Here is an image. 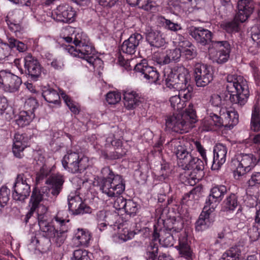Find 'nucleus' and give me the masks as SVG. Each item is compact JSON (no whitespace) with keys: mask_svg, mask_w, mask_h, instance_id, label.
<instances>
[{"mask_svg":"<svg viewBox=\"0 0 260 260\" xmlns=\"http://www.w3.org/2000/svg\"><path fill=\"white\" fill-rule=\"evenodd\" d=\"M73 44L66 46V49L72 56L84 59L93 69H98L103 61L95 54L94 48L90 45L88 38L83 33H77Z\"/></svg>","mask_w":260,"mask_h":260,"instance_id":"nucleus-1","label":"nucleus"},{"mask_svg":"<svg viewBox=\"0 0 260 260\" xmlns=\"http://www.w3.org/2000/svg\"><path fill=\"white\" fill-rule=\"evenodd\" d=\"M189 144L177 139H172L168 143V147H171L175 154L178 163L183 169L199 172L203 171L205 166L204 161L191 155L192 148H188Z\"/></svg>","mask_w":260,"mask_h":260,"instance_id":"nucleus-2","label":"nucleus"},{"mask_svg":"<svg viewBox=\"0 0 260 260\" xmlns=\"http://www.w3.org/2000/svg\"><path fill=\"white\" fill-rule=\"evenodd\" d=\"M190 79L188 71L183 66L177 67L174 68L168 74L166 78V84L170 89L178 90L179 96L185 103L192 96L191 88L187 86Z\"/></svg>","mask_w":260,"mask_h":260,"instance_id":"nucleus-3","label":"nucleus"},{"mask_svg":"<svg viewBox=\"0 0 260 260\" xmlns=\"http://www.w3.org/2000/svg\"><path fill=\"white\" fill-rule=\"evenodd\" d=\"M229 99L233 104L242 107L247 102L249 91L247 81L241 76L228 75L225 84Z\"/></svg>","mask_w":260,"mask_h":260,"instance_id":"nucleus-4","label":"nucleus"},{"mask_svg":"<svg viewBox=\"0 0 260 260\" xmlns=\"http://www.w3.org/2000/svg\"><path fill=\"white\" fill-rule=\"evenodd\" d=\"M197 121L196 111L193 105L189 104L182 113L167 116L166 125L168 129L174 132L183 134L188 132Z\"/></svg>","mask_w":260,"mask_h":260,"instance_id":"nucleus-5","label":"nucleus"},{"mask_svg":"<svg viewBox=\"0 0 260 260\" xmlns=\"http://www.w3.org/2000/svg\"><path fill=\"white\" fill-rule=\"evenodd\" d=\"M101 173L104 176L100 184V190L109 197L121 194L125 189L122 177L115 175L109 167L103 168Z\"/></svg>","mask_w":260,"mask_h":260,"instance_id":"nucleus-6","label":"nucleus"},{"mask_svg":"<svg viewBox=\"0 0 260 260\" xmlns=\"http://www.w3.org/2000/svg\"><path fill=\"white\" fill-rule=\"evenodd\" d=\"M87 158L75 152H68L63 156L61 162L65 170L72 173L81 172L86 169Z\"/></svg>","mask_w":260,"mask_h":260,"instance_id":"nucleus-7","label":"nucleus"},{"mask_svg":"<svg viewBox=\"0 0 260 260\" xmlns=\"http://www.w3.org/2000/svg\"><path fill=\"white\" fill-rule=\"evenodd\" d=\"M67 214L66 211H61L57 213L54 219L56 221L57 229L55 230L53 226V230H48V232H45L46 236L50 238H54L55 242L60 246L62 244L66 238V233L68 232L69 228L67 223L69 222V219H67L65 215Z\"/></svg>","mask_w":260,"mask_h":260,"instance_id":"nucleus-8","label":"nucleus"},{"mask_svg":"<svg viewBox=\"0 0 260 260\" xmlns=\"http://www.w3.org/2000/svg\"><path fill=\"white\" fill-rule=\"evenodd\" d=\"M257 163V158L253 154H240L235 162L236 169L234 171L235 179L239 180L242 176L250 172Z\"/></svg>","mask_w":260,"mask_h":260,"instance_id":"nucleus-9","label":"nucleus"},{"mask_svg":"<svg viewBox=\"0 0 260 260\" xmlns=\"http://www.w3.org/2000/svg\"><path fill=\"white\" fill-rule=\"evenodd\" d=\"M22 79L9 71H0V88L6 92L15 93L19 90Z\"/></svg>","mask_w":260,"mask_h":260,"instance_id":"nucleus-10","label":"nucleus"},{"mask_svg":"<svg viewBox=\"0 0 260 260\" xmlns=\"http://www.w3.org/2000/svg\"><path fill=\"white\" fill-rule=\"evenodd\" d=\"M28 179L24 174H18L13 185V198L16 201H23L29 195L30 187Z\"/></svg>","mask_w":260,"mask_h":260,"instance_id":"nucleus-11","label":"nucleus"},{"mask_svg":"<svg viewBox=\"0 0 260 260\" xmlns=\"http://www.w3.org/2000/svg\"><path fill=\"white\" fill-rule=\"evenodd\" d=\"M194 75L196 84L198 87H205L213 79L212 68L205 64L197 63L194 67Z\"/></svg>","mask_w":260,"mask_h":260,"instance_id":"nucleus-12","label":"nucleus"},{"mask_svg":"<svg viewBox=\"0 0 260 260\" xmlns=\"http://www.w3.org/2000/svg\"><path fill=\"white\" fill-rule=\"evenodd\" d=\"M134 70L141 79H144L148 83H156L159 79V73L155 68L149 66L145 60L137 63L134 67Z\"/></svg>","mask_w":260,"mask_h":260,"instance_id":"nucleus-13","label":"nucleus"},{"mask_svg":"<svg viewBox=\"0 0 260 260\" xmlns=\"http://www.w3.org/2000/svg\"><path fill=\"white\" fill-rule=\"evenodd\" d=\"M43 190L44 189L39 190L36 188L32 190L29 201L31 213L37 211V213L42 214L46 213L47 207L44 204L49 201V200L46 198L47 193H45Z\"/></svg>","mask_w":260,"mask_h":260,"instance_id":"nucleus-14","label":"nucleus"},{"mask_svg":"<svg viewBox=\"0 0 260 260\" xmlns=\"http://www.w3.org/2000/svg\"><path fill=\"white\" fill-rule=\"evenodd\" d=\"M25 73L30 76L31 80L37 81L41 76L42 69L39 61L31 54H27L24 58Z\"/></svg>","mask_w":260,"mask_h":260,"instance_id":"nucleus-15","label":"nucleus"},{"mask_svg":"<svg viewBox=\"0 0 260 260\" xmlns=\"http://www.w3.org/2000/svg\"><path fill=\"white\" fill-rule=\"evenodd\" d=\"M227 192L226 187L223 185H215L210 190V193L206 199V209L210 207L215 209L217 205L222 200Z\"/></svg>","mask_w":260,"mask_h":260,"instance_id":"nucleus-16","label":"nucleus"},{"mask_svg":"<svg viewBox=\"0 0 260 260\" xmlns=\"http://www.w3.org/2000/svg\"><path fill=\"white\" fill-rule=\"evenodd\" d=\"M75 12L68 6H59L52 12V18L57 21L71 23L75 20Z\"/></svg>","mask_w":260,"mask_h":260,"instance_id":"nucleus-17","label":"nucleus"},{"mask_svg":"<svg viewBox=\"0 0 260 260\" xmlns=\"http://www.w3.org/2000/svg\"><path fill=\"white\" fill-rule=\"evenodd\" d=\"M142 40L143 37L140 34L135 33L131 35L123 42L120 46V51L126 54H134Z\"/></svg>","mask_w":260,"mask_h":260,"instance_id":"nucleus-18","label":"nucleus"},{"mask_svg":"<svg viewBox=\"0 0 260 260\" xmlns=\"http://www.w3.org/2000/svg\"><path fill=\"white\" fill-rule=\"evenodd\" d=\"M237 7L238 12L236 15V19L244 22L253 12V2L252 0H239Z\"/></svg>","mask_w":260,"mask_h":260,"instance_id":"nucleus-19","label":"nucleus"},{"mask_svg":"<svg viewBox=\"0 0 260 260\" xmlns=\"http://www.w3.org/2000/svg\"><path fill=\"white\" fill-rule=\"evenodd\" d=\"M214 45L218 48L215 59L218 63L221 64L226 62L230 57L231 47L226 41H214Z\"/></svg>","mask_w":260,"mask_h":260,"instance_id":"nucleus-20","label":"nucleus"},{"mask_svg":"<svg viewBox=\"0 0 260 260\" xmlns=\"http://www.w3.org/2000/svg\"><path fill=\"white\" fill-rule=\"evenodd\" d=\"M189 34L198 43L203 46L211 41V32L203 27H192L190 29Z\"/></svg>","mask_w":260,"mask_h":260,"instance_id":"nucleus-21","label":"nucleus"},{"mask_svg":"<svg viewBox=\"0 0 260 260\" xmlns=\"http://www.w3.org/2000/svg\"><path fill=\"white\" fill-rule=\"evenodd\" d=\"M214 209L208 207L206 209V205L204 206L203 211L201 212L199 217L196 222V230L198 232H202L208 229L212 224L213 220L211 218V213Z\"/></svg>","mask_w":260,"mask_h":260,"instance_id":"nucleus-22","label":"nucleus"},{"mask_svg":"<svg viewBox=\"0 0 260 260\" xmlns=\"http://www.w3.org/2000/svg\"><path fill=\"white\" fill-rule=\"evenodd\" d=\"M123 96L124 107L128 110L135 109L141 103V95L135 91L123 90Z\"/></svg>","mask_w":260,"mask_h":260,"instance_id":"nucleus-23","label":"nucleus"},{"mask_svg":"<svg viewBox=\"0 0 260 260\" xmlns=\"http://www.w3.org/2000/svg\"><path fill=\"white\" fill-rule=\"evenodd\" d=\"M69 208L73 211V214L79 215L85 213H91L92 209L91 208L81 202V199L77 196L68 198Z\"/></svg>","mask_w":260,"mask_h":260,"instance_id":"nucleus-24","label":"nucleus"},{"mask_svg":"<svg viewBox=\"0 0 260 260\" xmlns=\"http://www.w3.org/2000/svg\"><path fill=\"white\" fill-rule=\"evenodd\" d=\"M227 148L222 144H217L213 150V160L212 168L217 169L220 167L226 161Z\"/></svg>","mask_w":260,"mask_h":260,"instance_id":"nucleus-25","label":"nucleus"},{"mask_svg":"<svg viewBox=\"0 0 260 260\" xmlns=\"http://www.w3.org/2000/svg\"><path fill=\"white\" fill-rule=\"evenodd\" d=\"M166 55L158 54L154 55V58L156 57V61L159 64H166L169 63L171 61L178 62L182 56L181 49L180 48L174 49H170L167 51Z\"/></svg>","mask_w":260,"mask_h":260,"instance_id":"nucleus-26","label":"nucleus"},{"mask_svg":"<svg viewBox=\"0 0 260 260\" xmlns=\"http://www.w3.org/2000/svg\"><path fill=\"white\" fill-rule=\"evenodd\" d=\"M27 137L23 134H16L13 140L12 151L14 155L18 158H21L23 155V150L27 147Z\"/></svg>","mask_w":260,"mask_h":260,"instance_id":"nucleus-27","label":"nucleus"},{"mask_svg":"<svg viewBox=\"0 0 260 260\" xmlns=\"http://www.w3.org/2000/svg\"><path fill=\"white\" fill-rule=\"evenodd\" d=\"M63 182L62 176L58 174L51 175L46 181V183L49 185V191L55 197H56L60 193Z\"/></svg>","mask_w":260,"mask_h":260,"instance_id":"nucleus-28","label":"nucleus"},{"mask_svg":"<svg viewBox=\"0 0 260 260\" xmlns=\"http://www.w3.org/2000/svg\"><path fill=\"white\" fill-rule=\"evenodd\" d=\"M91 239L90 233L86 229H78L74 231L73 241L77 246H88Z\"/></svg>","mask_w":260,"mask_h":260,"instance_id":"nucleus-29","label":"nucleus"},{"mask_svg":"<svg viewBox=\"0 0 260 260\" xmlns=\"http://www.w3.org/2000/svg\"><path fill=\"white\" fill-rule=\"evenodd\" d=\"M219 115L218 118L220 119L221 126L228 124L232 126L235 125L239 121V115L236 111L221 109L219 111Z\"/></svg>","mask_w":260,"mask_h":260,"instance_id":"nucleus-30","label":"nucleus"},{"mask_svg":"<svg viewBox=\"0 0 260 260\" xmlns=\"http://www.w3.org/2000/svg\"><path fill=\"white\" fill-rule=\"evenodd\" d=\"M178 240L179 245L176 246V248L179 251L181 256L189 260L191 258L192 251L188 244L187 235L185 232L180 234Z\"/></svg>","mask_w":260,"mask_h":260,"instance_id":"nucleus-31","label":"nucleus"},{"mask_svg":"<svg viewBox=\"0 0 260 260\" xmlns=\"http://www.w3.org/2000/svg\"><path fill=\"white\" fill-rule=\"evenodd\" d=\"M249 129L254 133L260 132V107L257 104L252 109Z\"/></svg>","mask_w":260,"mask_h":260,"instance_id":"nucleus-32","label":"nucleus"},{"mask_svg":"<svg viewBox=\"0 0 260 260\" xmlns=\"http://www.w3.org/2000/svg\"><path fill=\"white\" fill-rule=\"evenodd\" d=\"M148 42L151 46L159 48L166 43L164 38L158 31H151L148 33L146 37Z\"/></svg>","mask_w":260,"mask_h":260,"instance_id":"nucleus-33","label":"nucleus"},{"mask_svg":"<svg viewBox=\"0 0 260 260\" xmlns=\"http://www.w3.org/2000/svg\"><path fill=\"white\" fill-rule=\"evenodd\" d=\"M203 129L205 131H210L214 129V126H221L220 119L218 115L211 113L210 116L206 117L202 122Z\"/></svg>","mask_w":260,"mask_h":260,"instance_id":"nucleus-34","label":"nucleus"},{"mask_svg":"<svg viewBox=\"0 0 260 260\" xmlns=\"http://www.w3.org/2000/svg\"><path fill=\"white\" fill-rule=\"evenodd\" d=\"M109 213L106 210L98 211L95 215L97 227L100 231H104L109 224L108 218Z\"/></svg>","mask_w":260,"mask_h":260,"instance_id":"nucleus-35","label":"nucleus"},{"mask_svg":"<svg viewBox=\"0 0 260 260\" xmlns=\"http://www.w3.org/2000/svg\"><path fill=\"white\" fill-rule=\"evenodd\" d=\"M42 91V96L46 101L53 104L59 103L60 96L55 90L50 87H45Z\"/></svg>","mask_w":260,"mask_h":260,"instance_id":"nucleus-36","label":"nucleus"},{"mask_svg":"<svg viewBox=\"0 0 260 260\" xmlns=\"http://www.w3.org/2000/svg\"><path fill=\"white\" fill-rule=\"evenodd\" d=\"M154 229L153 233V240L151 241L147 247V252L150 255L151 260L154 259L156 254L158 252V246L156 242L159 237V234L157 233L155 226H154Z\"/></svg>","mask_w":260,"mask_h":260,"instance_id":"nucleus-37","label":"nucleus"},{"mask_svg":"<svg viewBox=\"0 0 260 260\" xmlns=\"http://www.w3.org/2000/svg\"><path fill=\"white\" fill-rule=\"evenodd\" d=\"M172 230H164L161 232V238H158L159 243L164 247H171L173 246L175 240L173 234L171 233Z\"/></svg>","mask_w":260,"mask_h":260,"instance_id":"nucleus-38","label":"nucleus"},{"mask_svg":"<svg viewBox=\"0 0 260 260\" xmlns=\"http://www.w3.org/2000/svg\"><path fill=\"white\" fill-rule=\"evenodd\" d=\"M35 117V114L28 111H22L19 113L18 118L16 121L17 124L21 127L28 125Z\"/></svg>","mask_w":260,"mask_h":260,"instance_id":"nucleus-39","label":"nucleus"},{"mask_svg":"<svg viewBox=\"0 0 260 260\" xmlns=\"http://www.w3.org/2000/svg\"><path fill=\"white\" fill-rule=\"evenodd\" d=\"M223 205L225 211H233L239 205L237 196L235 193H231L224 200Z\"/></svg>","mask_w":260,"mask_h":260,"instance_id":"nucleus-40","label":"nucleus"},{"mask_svg":"<svg viewBox=\"0 0 260 260\" xmlns=\"http://www.w3.org/2000/svg\"><path fill=\"white\" fill-rule=\"evenodd\" d=\"M241 250L238 246L231 247L226 250L219 260H238Z\"/></svg>","mask_w":260,"mask_h":260,"instance_id":"nucleus-41","label":"nucleus"},{"mask_svg":"<svg viewBox=\"0 0 260 260\" xmlns=\"http://www.w3.org/2000/svg\"><path fill=\"white\" fill-rule=\"evenodd\" d=\"M188 46L181 48L182 57L186 60H191L194 58L197 55L196 47L190 42Z\"/></svg>","mask_w":260,"mask_h":260,"instance_id":"nucleus-42","label":"nucleus"},{"mask_svg":"<svg viewBox=\"0 0 260 260\" xmlns=\"http://www.w3.org/2000/svg\"><path fill=\"white\" fill-rule=\"evenodd\" d=\"M12 52V48L9 42L0 43V60L7 59L9 60V57L11 56Z\"/></svg>","mask_w":260,"mask_h":260,"instance_id":"nucleus-43","label":"nucleus"},{"mask_svg":"<svg viewBox=\"0 0 260 260\" xmlns=\"http://www.w3.org/2000/svg\"><path fill=\"white\" fill-rule=\"evenodd\" d=\"M38 214V224L41 230L44 232H48V230H53V226L49 224L46 221L45 214Z\"/></svg>","mask_w":260,"mask_h":260,"instance_id":"nucleus-44","label":"nucleus"},{"mask_svg":"<svg viewBox=\"0 0 260 260\" xmlns=\"http://www.w3.org/2000/svg\"><path fill=\"white\" fill-rule=\"evenodd\" d=\"M10 190L6 186H3L0 188V209L3 208L9 200Z\"/></svg>","mask_w":260,"mask_h":260,"instance_id":"nucleus-45","label":"nucleus"},{"mask_svg":"<svg viewBox=\"0 0 260 260\" xmlns=\"http://www.w3.org/2000/svg\"><path fill=\"white\" fill-rule=\"evenodd\" d=\"M8 41L12 49L16 48L19 52H24L27 49V46L26 44L14 38H8Z\"/></svg>","mask_w":260,"mask_h":260,"instance_id":"nucleus-46","label":"nucleus"},{"mask_svg":"<svg viewBox=\"0 0 260 260\" xmlns=\"http://www.w3.org/2000/svg\"><path fill=\"white\" fill-rule=\"evenodd\" d=\"M201 192V188L199 187L193 188L189 192L186 193L183 198V200L185 201L184 204H188L187 203L189 201L198 200L200 197Z\"/></svg>","mask_w":260,"mask_h":260,"instance_id":"nucleus-47","label":"nucleus"},{"mask_svg":"<svg viewBox=\"0 0 260 260\" xmlns=\"http://www.w3.org/2000/svg\"><path fill=\"white\" fill-rule=\"evenodd\" d=\"M184 143V142H183ZM185 143H189L188 148H191L192 149H193V146H194L198 151L200 153L201 156L202 158L204 159V161L206 163L207 158L206 154V150L204 148L203 146L201 145V143L198 141L192 140L191 142H185Z\"/></svg>","mask_w":260,"mask_h":260,"instance_id":"nucleus-48","label":"nucleus"},{"mask_svg":"<svg viewBox=\"0 0 260 260\" xmlns=\"http://www.w3.org/2000/svg\"><path fill=\"white\" fill-rule=\"evenodd\" d=\"M171 107L176 110L182 109L185 106L183 101H182L179 95L172 96L170 99Z\"/></svg>","mask_w":260,"mask_h":260,"instance_id":"nucleus-49","label":"nucleus"},{"mask_svg":"<svg viewBox=\"0 0 260 260\" xmlns=\"http://www.w3.org/2000/svg\"><path fill=\"white\" fill-rule=\"evenodd\" d=\"M125 205V212L130 216H135L138 210L137 204L132 200H127Z\"/></svg>","mask_w":260,"mask_h":260,"instance_id":"nucleus-50","label":"nucleus"},{"mask_svg":"<svg viewBox=\"0 0 260 260\" xmlns=\"http://www.w3.org/2000/svg\"><path fill=\"white\" fill-rule=\"evenodd\" d=\"M39 105V103L35 98H29L25 102L24 108L26 110V111L34 113L35 110L38 108Z\"/></svg>","mask_w":260,"mask_h":260,"instance_id":"nucleus-51","label":"nucleus"},{"mask_svg":"<svg viewBox=\"0 0 260 260\" xmlns=\"http://www.w3.org/2000/svg\"><path fill=\"white\" fill-rule=\"evenodd\" d=\"M239 22L242 23L239 20H236V17L234 20L226 23L224 25V29L229 33L237 32L239 29Z\"/></svg>","mask_w":260,"mask_h":260,"instance_id":"nucleus-52","label":"nucleus"},{"mask_svg":"<svg viewBox=\"0 0 260 260\" xmlns=\"http://www.w3.org/2000/svg\"><path fill=\"white\" fill-rule=\"evenodd\" d=\"M135 233L129 230L127 228H124L118 233V238L123 242L132 239L135 236Z\"/></svg>","mask_w":260,"mask_h":260,"instance_id":"nucleus-53","label":"nucleus"},{"mask_svg":"<svg viewBox=\"0 0 260 260\" xmlns=\"http://www.w3.org/2000/svg\"><path fill=\"white\" fill-rule=\"evenodd\" d=\"M251 38L254 44L260 48V29L258 26H253L250 29Z\"/></svg>","mask_w":260,"mask_h":260,"instance_id":"nucleus-54","label":"nucleus"},{"mask_svg":"<svg viewBox=\"0 0 260 260\" xmlns=\"http://www.w3.org/2000/svg\"><path fill=\"white\" fill-rule=\"evenodd\" d=\"M210 103L213 107L217 109H219V111L221 109H224L223 108L224 101L222 100L221 97L219 94H212L210 98Z\"/></svg>","mask_w":260,"mask_h":260,"instance_id":"nucleus-55","label":"nucleus"},{"mask_svg":"<svg viewBox=\"0 0 260 260\" xmlns=\"http://www.w3.org/2000/svg\"><path fill=\"white\" fill-rule=\"evenodd\" d=\"M138 6L145 11L154 12L156 10V4L152 0H141Z\"/></svg>","mask_w":260,"mask_h":260,"instance_id":"nucleus-56","label":"nucleus"},{"mask_svg":"<svg viewBox=\"0 0 260 260\" xmlns=\"http://www.w3.org/2000/svg\"><path fill=\"white\" fill-rule=\"evenodd\" d=\"M60 95L64 100L66 105L73 113L74 114H77L79 113L78 108L73 103L72 101L68 95L66 94L64 92L61 93Z\"/></svg>","mask_w":260,"mask_h":260,"instance_id":"nucleus-57","label":"nucleus"},{"mask_svg":"<svg viewBox=\"0 0 260 260\" xmlns=\"http://www.w3.org/2000/svg\"><path fill=\"white\" fill-rule=\"evenodd\" d=\"M121 100V95L117 92H109L107 94L106 101L109 104L114 105L118 103Z\"/></svg>","mask_w":260,"mask_h":260,"instance_id":"nucleus-58","label":"nucleus"},{"mask_svg":"<svg viewBox=\"0 0 260 260\" xmlns=\"http://www.w3.org/2000/svg\"><path fill=\"white\" fill-rule=\"evenodd\" d=\"M73 258L75 260H91L88 256V252L83 249H77L73 253Z\"/></svg>","mask_w":260,"mask_h":260,"instance_id":"nucleus-59","label":"nucleus"},{"mask_svg":"<svg viewBox=\"0 0 260 260\" xmlns=\"http://www.w3.org/2000/svg\"><path fill=\"white\" fill-rule=\"evenodd\" d=\"M214 3L218 7L220 12L227 11L231 8L230 0H214Z\"/></svg>","mask_w":260,"mask_h":260,"instance_id":"nucleus-60","label":"nucleus"},{"mask_svg":"<svg viewBox=\"0 0 260 260\" xmlns=\"http://www.w3.org/2000/svg\"><path fill=\"white\" fill-rule=\"evenodd\" d=\"M174 43L178 48L181 49L183 47L188 46L187 45H189L190 42L182 35H178L174 39Z\"/></svg>","mask_w":260,"mask_h":260,"instance_id":"nucleus-61","label":"nucleus"},{"mask_svg":"<svg viewBox=\"0 0 260 260\" xmlns=\"http://www.w3.org/2000/svg\"><path fill=\"white\" fill-rule=\"evenodd\" d=\"M247 234L251 241H255L257 240L259 236L257 226L255 225L250 226L248 229Z\"/></svg>","mask_w":260,"mask_h":260,"instance_id":"nucleus-62","label":"nucleus"},{"mask_svg":"<svg viewBox=\"0 0 260 260\" xmlns=\"http://www.w3.org/2000/svg\"><path fill=\"white\" fill-rule=\"evenodd\" d=\"M180 3L186 5V7L189 10L190 9H199L203 2V0H200L198 2L194 0H188L189 2H186L185 0H180Z\"/></svg>","mask_w":260,"mask_h":260,"instance_id":"nucleus-63","label":"nucleus"},{"mask_svg":"<svg viewBox=\"0 0 260 260\" xmlns=\"http://www.w3.org/2000/svg\"><path fill=\"white\" fill-rule=\"evenodd\" d=\"M119 195L120 194L116 196V197L118 196V197L114 201L113 206L114 208H115V209L117 210H124V208L125 207V203H126L127 200L125 199L122 196H119ZM114 197H115V196Z\"/></svg>","mask_w":260,"mask_h":260,"instance_id":"nucleus-64","label":"nucleus"}]
</instances>
